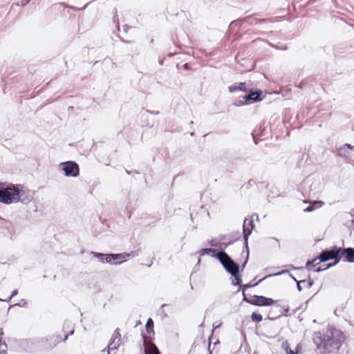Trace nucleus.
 Segmentation results:
<instances>
[{"label":"nucleus","mask_w":354,"mask_h":354,"mask_svg":"<svg viewBox=\"0 0 354 354\" xmlns=\"http://www.w3.org/2000/svg\"><path fill=\"white\" fill-rule=\"evenodd\" d=\"M345 340L343 332L333 326L324 332L315 333L313 342L322 353L330 354L338 351Z\"/></svg>","instance_id":"obj_1"},{"label":"nucleus","mask_w":354,"mask_h":354,"mask_svg":"<svg viewBox=\"0 0 354 354\" xmlns=\"http://www.w3.org/2000/svg\"><path fill=\"white\" fill-rule=\"evenodd\" d=\"M8 205L21 202L28 204L33 199L30 191L21 185L9 183Z\"/></svg>","instance_id":"obj_2"},{"label":"nucleus","mask_w":354,"mask_h":354,"mask_svg":"<svg viewBox=\"0 0 354 354\" xmlns=\"http://www.w3.org/2000/svg\"><path fill=\"white\" fill-rule=\"evenodd\" d=\"M342 248L336 245L332 246L330 248L323 250L319 254V262H326L329 260H334L335 262L332 264L335 266L340 260H342Z\"/></svg>","instance_id":"obj_3"},{"label":"nucleus","mask_w":354,"mask_h":354,"mask_svg":"<svg viewBox=\"0 0 354 354\" xmlns=\"http://www.w3.org/2000/svg\"><path fill=\"white\" fill-rule=\"evenodd\" d=\"M240 88L241 91L248 93L243 96V99L246 102L254 103L262 100V91L252 88L250 83L240 82Z\"/></svg>","instance_id":"obj_4"},{"label":"nucleus","mask_w":354,"mask_h":354,"mask_svg":"<svg viewBox=\"0 0 354 354\" xmlns=\"http://www.w3.org/2000/svg\"><path fill=\"white\" fill-rule=\"evenodd\" d=\"M218 260L227 272L232 276L238 275L240 272L239 265L236 263L225 252L218 257Z\"/></svg>","instance_id":"obj_5"},{"label":"nucleus","mask_w":354,"mask_h":354,"mask_svg":"<svg viewBox=\"0 0 354 354\" xmlns=\"http://www.w3.org/2000/svg\"><path fill=\"white\" fill-rule=\"evenodd\" d=\"M259 219V216L257 214H254L250 218L246 217L245 218L243 223V236L244 239V246L246 249L248 253L249 252L248 248V239L250 235L252 234V230H254L255 225L254 223V217Z\"/></svg>","instance_id":"obj_6"},{"label":"nucleus","mask_w":354,"mask_h":354,"mask_svg":"<svg viewBox=\"0 0 354 354\" xmlns=\"http://www.w3.org/2000/svg\"><path fill=\"white\" fill-rule=\"evenodd\" d=\"M59 169L64 171L67 177H77L80 174V167L75 161H66L59 165Z\"/></svg>","instance_id":"obj_7"},{"label":"nucleus","mask_w":354,"mask_h":354,"mask_svg":"<svg viewBox=\"0 0 354 354\" xmlns=\"http://www.w3.org/2000/svg\"><path fill=\"white\" fill-rule=\"evenodd\" d=\"M128 342V336L127 333L122 335L120 330L116 328L112 334V351L118 350L122 347V353L124 352V345Z\"/></svg>","instance_id":"obj_8"},{"label":"nucleus","mask_w":354,"mask_h":354,"mask_svg":"<svg viewBox=\"0 0 354 354\" xmlns=\"http://www.w3.org/2000/svg\"><path fill=\"white\" fill-rule=\"evenodd\" d=\"M54 337H37V351L48 352L53 349L57 345V341L52 343Z\"/></svg>","instance_id":"obj_9"},{"label":"nucleus","mask_w":354,"mask_h":354,"mask_svg":"<svg viewBox=\"0 0 354 354\" xmlns=\"http://www.w3.org/2000/svg\"><path fill=\"white\" fill-rule=\"evenodd\" d=\"M19 347L28 353H36L37 351V337L21 339L18 342Z\"/></svg>","instance_id":"obj_10"},{"label":"nucleus","mask_w":354,"mask_h":354,"mask_svg":"<svg viewBox=\"0 0 354 354\" xmlns=\"http://www.w3.org/2000/svg\"><path fill=\"white\" fill-rule=\"evenodd\" d=\"M0 230L2 232H6L10 235V238H13L19 233V231L17 230L16 225L12 221L6 219L0 220Z\"/></svg>","instance_id":"obj_11"},{"label":"nucleus","mask_w":354,"mask_h":354,"mask_svg":"<svg viewBox=\"0 0 354 354\" xmlns=\"http://www.w3.org/2000/svg\"><path fill=\"white\" fill-rule=\"evenodd\" d=\"M138 256V253L136 251H131V252H124L120 254H113L112 253V261H114V263L121 264L122 263L127 261L131 257H135Z\"/></svg>","instance_id":"obj_12"},{"label":"nucleus","mask_w":354,"mask_h":354,"mask_svg":"<svg viewBox=\"0 0 354 354\" xmlns=\"http://www.w3.org/2000/svg\"><path fill=\"white\" fill-rule=\"evenodd\" d=\"M254 298L253 306H270L276 302L272 298L266 297L261 295H254L252 296Z\"/></svg>","instance_id":"obj_13"},{"label":"nucleus","mask_w":354,"mask_h":354,"mask_svg":"<svg viewBox=\"0 0 354 354\" xmlns=\"http://www.w3.org/2000/svg\"><path fill=\"white\" fill-rule=\"evenodd\" d=\"M9 183H0V203L8 205Z\"/></svg>","instance_id":"obj_14"},{"label":"nucleus","mask_w":354,"mask_h":354,"mask_svg":"<svg viewBox=\"0 0 354 354\" xmlns=\"http://www.w3.org/2000/svg\"><path fill=\"white\" fill-rule=\"evenodd\" d=\"M342 260L348 263H354V248H342Z\"/></svg>","instance_id":"obj_15"},{"label":"nucleus","mask_w":354,"mask_h":354,"mask_svg":"<svg viewBox=\"0 0 354 354\" xmlns=\"http://www.w3.org/2000/svg\"><path fill=\"white\" fill-rule=\"evenodd\" d=\"M353 147L350 144H345L338 149V155L343 158H348L351 156Z\"/></svg>","instance_id":"obj_16"},{"label":"nucleus","mask_w":354,"mask_h":354,"mask_svg":"<svg viewBox=\"0 0 354 354\" xmlns=\"http://www.w3.org/2000/svg\"><path fill=\"white\" fill-rule=\"evenodd\" d=\"M223 251L218 252L216 249L212 248H202L198 250V253L201 256H204L205 254H212L213 257H216L218 259V257L219 255H222Z\"/></svg>","instance_id":"obj_17"},{"label":"nucleus","mask_w":354,"mask_h":354,"mask_svg":"<svg viewBox=\"0 0 354 354\" xmlns=\"http://www.w3.org/2000/svg\"><path fill=\"white\" fill-rule=\"evenodd\" d=\"M287 271L285 270V271H282L281 272H278V273H276V274H268V275L266 276L265 277H263V279H260L259 281H258L257 283H255L254 284L248 283V284H245V285H240V288H242L243 295H244V292H245V290L248 288H252L253 286H257L259 283H260L261 281H263L266 278L271 277L272 276H277V275H279L281 274L285 273Z\"/></svg>","instance_id":"obj_18"},{"label":"nucleus","mask_w":354,"mask_h":354,"mask_svg":"<svg viewBox=\"0 0 354 354\" xmlns=\"http://www.w3.org/2000/svg\"><path fill=\"white\" fill-rule=\"evenodd\" d=\"M94 257L97 258L100 261L104 263H109L111 262V254H103L96 252H91L90 253Z\"/></svg>","instance_id":"obj_19"},{"label":"nucleus","mask_w":354,"mask_h":354,"mask_svg":"<svg viewBox=\"0 0 354 354\" xmlns=\"http://www.w3.org/2000/svg\"><path fill=\"white\" fill-rule=\"evenodd\" d=\"M321 262H319V256H317L314 259L308 261L307 263H306V268L307 269L310 270V266L315 267V266H316L317 265H318Z\"/></svg>","instance_id":"obj_20"},{"label":"nucleus","mask_w":354,"mask_h":354,"mask_svg":"<svg viewBox=\"0 0 354 354\" xmlns=\"http://www.w3.org/2000/svg\"><path fill=\"white\" fill-rule=\"evenodd\" d=\"M227 89L230 93L241 91V88H240V82L229 86Z\"/></svg>","instance_id":"obj_21"},{"label":"nucleus","mask_w":354,"mask_h":354,"mask_svg":"<svg viewBox=\"0 0 354 354\" xmlns=\"http://www.w3.org/2000/svg\"><path fill=\"white\" fill-rule=\"evenodd\" d=\"M251 319L252 322L258 323L262 321L263 317L261 314L252 313L251 315Z\"/></svg>","instance_id":"obj_22"},{"label":"nucleus","mask_w":354,"mask_h":354,"mask_svg":"<svg viewBox=\"0 0 354 354\" xmlns=\"http://www.w3.org/2000/svg\"><path fill=\"white\" fill-rule=\"evenodd\" d=\"M282 348L284 349L286 354H295L294 351L291 350L290 345L287 341L283 342Z\"/></svg>","instance_id":"obj_23"},{"label":"nucleus","mask_w":354,"mask_h":354,"mask_svg":"<svg viewBox=\"0 0 354 354\" xmlns=\"http://www.w3.org/2000/svg\"><path fill=\"white\" fill-rule=\"evenodd\" d=\"M234 277V281H232V284L233 286H239L241 284V278L240 275V272H239L238 275L232 276Z\"/></svg>","instance_id":"obj_24"},{"label":"nucleus","mask_w":354,"mask_h":354,"mask_svg":"<svg viewBox=\"0 0 354 354\" xmlns=\"http://www.w3.org/2000/svg\"><path fill=\"white\" fill-rule=\"evenodd\" d=\"M334 266V264H327L325 267L319 266V268H316L315 270V272H320L324 270H326L327 269Z\"/></svg>","instance_id":"obj_25"},{"label":"nucleus","mask_w":354,"mask_h":354,"mask_svg":"<svg viewBox=\"0 0 354 354\" xmlns=\"http://www.w3.org/2000/svg\"><path fill=\"white\" fill-rule=\"evenodd\" d=\"M251 19H252V21H251V24H259V23H265V22H267L268 21V19H257L256 17H251Z\"/></svg>","instance_id":"obj_26"},{"label":"nucleus","mask_w":354,"mask_h":354,"mask_svg":"<svg viewBox=\"0 0 354 354\" xmlns=\"http://www.w3.org/2000/svg\"><path fill=\"white\" fill-rule=\"evenodd\" d=\"M234 241H229L228 243H221L219 241V244H218V248H220L221 250H225L227 248V246H229L230 245L232 244Z\"/></svg>","instance_id":"obj_27"},{"label":"nucleus","mask_w":354,"mask_h":354,"mask_svg":"<svg viewBox=\"0 0 354 354\" xmlns=\"http://www.w3.org/2000/svg\"><path fill=\"white\" fill-rule=\"evenodd\" d=\"M207 244L212 247L218 248L219 241H217L216 239H212V240L207 241Z\"/></svg>","instance_id":"obj_28"},{"label":"nucleus","mask_w":354,"mask_h":354,"mask_svg":"<svg viewBox=\"0 0 354 354\" xmlns=\"http://www.w3.org/2000/svg\"><path fill=\"white\" fill-rule=\"evenodd\" d=\"M243 295V301L246 302V303H248L251 305H253V303H254V298L252 297V299H250L248 297H247L245 293L244 292V295Z\"/></svg>","instance_id":"obj_29"},{"label":"nucleus","mask_w":354,"mask_h":354,"mask_svg":"<svg viewBox=\"0 0 354 354\" xmlns=\"http://www.w3.org/2000/svg\"><path fill=\"white\" fill-rule=\"evenodd\" d=\"M106 351H107V354H111V342L108 344L106 348L100 351V354H105Z\"/></svg>","instance_id":"obj_30"},{"label":"nucleus","mask_w":354,"mask_h":354,"mask_svg":"<svg viewBox=\"0 0 354 354\" xmlns=\"http://www.w3.org/2000/svg\"><path fill=\"white\" fill-rule=\"evenodd\" d=\"M313 203L316 208L321 207L324 204V203L322 201H315L313 202Z\"/></svg>","instance_id":"obj_31"},{"label":"nucleus","mask_w":354,"mask_h":354,"mask_svg":"<svg viewBox=\"0 0 354 354\" xmlns=\"http://www.w3.org/2000/svg\"><path fill=\"white\" fill-rule=\"evenodd\" d=\"M315 209L316 207L314 206L313 203H311L310 205H308L306 209H304V212H310L315 210Z\"/></svg>","instance_id":"obj_32"},{"label":"nucleus","mask_w":354,"mask_h":354,"mask_svg":"<svg viewBox=\"0 0 354 354\" xmlns=\"http://www.w3.org/2000/svg\"><path fill=\"white\" fill-rule=\"evenodd\" d=\"M306 280H301L299 281H297V288L298 291L301 292L303 289L302 286H301V283H306Z\"/></svg>","instance_id":"obj_33"},{"label":"nucleus","mask_w":354,"mask_h":354,"mask_svg":"<svg viewBox=\"0 0 354 354\" xmlns=\"http://www.w3.org/2000/svg\"><path fill=\"white\" fill-rule=\"evenodd\" d=\"M151 323V328H153V321L151 318H149L146 324V329L148 332H149V326Z\"/></svg>","instance_id":"obj_34"},{"label":"nucleus","mask_w":354,"mask_h":354,"mask_svg":"<svg viewBox=\"0 0 354 354\" xmlns=\"http://www.w3.org/2000/svg\"><path fill=\"white\" fill-rule=\"evenodd\" d=\"M30 0H21L19 3H17V6H25L27 5Z\"/></svg>","instance_id":"obj_35"},{"label":"nucleus","mask_w":354,"mask_h":354,"mask_svg":"<svg viewBox=\"0 0 354 354\" xmlns=\"http://www.w3.org/2000/svg\"><path fill=\"white\" fill-rule=\"evenodd\" d=\"M18 294V290H14L12 292V294L10 295V297L8 299H6V302H8L10 301V300L13 297H15Z\"/></svg>","instance_id":"obj_36"},{"label":"nucleus","mask_w":354,"mask_h":354,"mask_svg":"<svg viewBox=\"0 0 354 354\" xmlns=\"http://www.w3.org/2000/svg\"><path fill=\"white\" fill-rule=\"evenodd\" d=\"M52 337H54V339H53L52 343H55L57 341V344L62 341L61 337L59 335H53Z\"/></svg>","instance_id":"obj_37"},{"label":"nucleus","mask_w":354,"mask_h":354,"mask_svg":"<svg viewBox=\"0 0 354 354\" xmlns=\"http://www.w3.org/2000/svg\"><path fill=\"white\" fill-rule=\"evenodd\" d=\"M301 348H302L301 345L300 344H297L296 346L295 351H294V353L298 354L299 353H300Z\"/></svg>","instance_id":"obj_38"},{"label":"nucleus","mask_w":354,"mask_h":354,"mask_svg":"<svg viewBox=\"0 0 354 354\" xmlns=\"http://www.w3.org/2000/svg\"><path fill=\"white\" fill-rule=\"evenodd\" d=\"M73 333H74V330H71V331H70V333H69L68 334H67V335L64 337V338L63 339V340H62V341H63V342L66 341V340H67V339H68V336H69V335H72Z\"/></svg>","instance_id":"obj_39"},{"label":"nucleus","mask_w":354,"mask_h":354,"mask_svg":"<svg viewBox=\"0 0 354 354\" xmlns=\"http://www.w3.org/2000/svg\"><path fill=\"white\" fill-rule=\"evenodd\" d=\"M245 103L244 102L241 101V100H239V102H236L234 103V105L237 106H243V105H245Z\"/></svg>","instance_id":"obj_40"},{"label":"nucleus","mask_w":354,"mask_h":354,"mask_svg":"<svg viewBox=\"0 0 354 354\" xmlns=\"http://www.w3.org/2000/svg\"><path fill=\"white\" fill-rule=\"evenodd\" d=\"M314 282L313 280L310 279L308 281V288H310L313 286Z\"/></svg>","instance_id":"obj_41"},{"label":"nucleus","mask_w":354,"mask_h":354,"mask_svg":"<svg viewBox=\"0 0 354 354\" xmlns=\"http://www.w3.org/2000/svg\"><path fill=\"white\" fill-rule=\"evenodd\" d=\"M129 28V27L127 25H124L123 26V30H124V32H127Z\"/></svg>","instance_id":"obj_42"},{"label":"nucleus","mask_w":354,"mask_h":354,"mask_svg":"<svg viewBox=\"0 0 354 354\" xmlns=\"http://www.w3.org/2000/svg\"><path fill=\"white\" fill-rule=\"evenodd\" d=\"M277 48L281 49V50H286L287 49V46H286V45H283L281 47H277Z\"/></svg>","instance_id":"obj_43"},{"label":"nucleus","mask_w":354,"mask_h":354,"mask_svg":"<svg viewBox=\"0 0 354 354\" xmlns=\"http://www.w3.org/2000/svg\"><path fill=\"white\" fill-rule=\"evenodd\" d=\"M247 254H248V255H249V253H248V254L247 253ZM248 258V257H247L246 261L244 262V263H243V266H242V270L245 268V265H246V263H247Z\"/></svg>","instance_id":"obj_44"},{"label":"nucleus","mask_w":354,"mask_h":354,"mask_svg":"<svg viewBox=\"0 0 354 354\" xmlns=\"http://www.w3.org/2000/svg\"><path fill=\"white\" fill-rule=\"evenodd\" d=\"M2 345H3L6 348L7 347V345L5 342H2L1 339L0 340V346H1Z\"/></svg>","instance_id":"obj_45"},{"label":"nucleus","mask_w":354,"mask_h":354,"mask_svg":"<svg viewBox=\"0 0 354 354\" xmlns=\"http://www.w3.org/2000/svg\"><path fill=\"white\" fill-rule=\"evenodd\" d=\"M290 277L292 279V280H294L296 283L297 281H298L296 278L291 274H290Z\"/></svg>","instance_id":"obj_46"},{"label":"nucleus","mask_w":354,"mask_h":354,"mask_svg":"<svg viewBox=\"0 0 354 354\" xmlns=\"http://www.w3.org/2000/svg\"><path fill=\"white\" fill-rule=\"evenodd\" d=\"M0 354H7L6 351H1Z\"/></svg>","instance_id":"obj_47"},{"label":"nucleus","mask_w":354,"mask_h":354,"mask_svg":"<svg viewBox=\"0 0 354 354\" xmlns=\"http://www.w3.org/2000/svg\"><path fill=\"white\" fill-rule=\"evenodd\" d=\"M91 2V1H90L88 3L85 4V6L82 9H84L88 6V4L90 3Z\"/></svg>","instance_id":"obj_48"},{"label":"nucleus","mask_w":354,"mask_h":354,"mask_svg":"<svg viewBox=\"0 0 354 354\" xmlns=\"http://www.w3.org/2000/svg\"><path fill=\"white\" fill-rule=\"evenodd\" d=\"M155 350H156L157 354H160L157 347H155Z\"/></svg>","instance_id":"obj_49"},{"label":"nucleus","mask_w":354,"mask_h":354,"mask_svg":"<svg viewBox=\"0 0 354 354\" xmlns=\"http://www.w3.org/2000/svg\"><path fill=\"white\" fill-rule=\"evenodd\" d=\"M116 27L118 28V30L119 31L120 30V28H119V26H118V23L117 22V24H116Z\"/></svg>","instance_id":"obj_50"},{"label":"nucleus","mask_w":354,"mask_h":354,"mask_svg":"<svg viewBox=\"0 0 354 354\" xmlns=\"http://www.w3.org/2000/svg\"><path fill=\"white\" fill-rule=\"evenodd\" d=\"M144 353L145 354H148L145 348H144Z\"/></svg>","instance_id":"obj_51"},{"label":"nucleus","mask_w":354,"mask_h":354,"mask_svg":"<svg viewBox=\"0 0 354 354\" xmlns=\"http://www.w3.org/2000/svg\"><path fill=\"white\" fill-rule=\"evenodd\" d=\"M6 299H2L0 298V301H6Z\"/></svg>","instance_id":"obj_52"},{"label":"nucleus","mask_w":354,"mask_h":354,"mask_svg":"<svg viewBox=\"0 0 354 354\" xmlns=\"http://www.w3.org/2000/svg\"><path fill=\"white\" fill-rule=\"evenodd\" d=\"M3 330L1 329V331H0V335H3Z\"/></svg>","instance_id":"obj_53"},{"label":"nucleus","mask_w":354,"mask_h":354,"mask_svg":"<svg viewBox=\"0 0 354 354\" xmlns=\"http://www.w3.org/2000/svg\"><path fill=\"white\" fill-rule=\"evenodd\" d=\"M151 113H153V114H158V112H156V113H155V112H153H153H151Z\"/></svg>","instance_id":"obj_54"},{"label":"nucleus","mask_w":354,"mask_h":354,"mask_svg":"<svg viewBox=\"0 0 354 354\" xmlns=\"http://www.w3.org/2000/svg\"><path fill=\"white\" fill-rule=\"evenodd\" d=\"M252 182H254V181L252 180H250L248 183H249V184H251Z\"/></svg>","instance_id":"obj_55"},{"label":"nucleus","mask_w":354,"mask_h":354,"mask_svg":"<svg viewBox=\"0 0 354 354\" xmlns=\"http://www.w3.org/2000/svg\"><path fill=\"white\" fill-rule=\"evenodd\" d=\"M201 262V259L199 258L198 260V264Z\"/></svg>","instance_id":"obj_56"},{"label":"nucleus","mask_w":354,"mask_h":354,"mask_svg":"<svg viewBox=\"0 0 354 354\" xmlns=\"http://www.w3.org/2000/svg\"><path fill=\"white\" fill-rule=\"evenodd\" d=\"M288 311H289V309H288V308L286 309V313H287Z\"/></svg>","instance_id":"obj_57"},{"label":"nucleus","mask_w":354,"mask_h":354,"mask_svg":"<svg viewBox=\"0 0 354 354\" xmlns=\"http://www.w3.org/2000/svg\"><path fill=\"white\" fill-rule=\"evenodd\" d=\"M126 172H127V174H130V172H129L128 170H127V169H126Z\"/></svg>","instance_id":"obj_58"},{"label":"nucleus","mask_w":354,"mask_h":354,"mask_svg":"<svg viewBox=\"0 0 354 354\" xmlns=\"http://www.w3.org/2000/svg\"><path fill=\"white\" fill-rule=\"evenodd\" d=\"M113 22H114V23L115 22V17H113Z\"/></svg>","instance_id":"obj_59"},{"label":"nucleus","mask_w":354,"mask_h":354,"mask_svg":"<svg viewBox=\"0 0 354 354\" xmlns=\"http://www.w3.org/2000/svg\"><path fill=\"white\" fill-rule=\"evenodd\" d=\"M165 306H166V304H162L161 307H164Z\"/></svg>","instance_id":"obj_60"}]
</instances>
